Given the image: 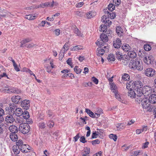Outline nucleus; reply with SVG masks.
I'll return each mask as SVG.
<instances>
[{
  "instance_id": "c85d7f7f",
  "label": "nucleus",
  "mask_w": 156,
  "mask_h": 156,
  "mask_svg": "<svg viewBox=\"0 0 156 156\" xmlns=\"http://www.w3.org/2000/svg\"><path fill=\"white\" fill-rule=\"evenodd\" d=\"M128 55L130 58H134L136 56V53L133 51H130L128 53Z\"/></svg>"
},
{
  "instance_id": "bb28decb",
  "label": "nucleus",
  "mask_w": 156,
  "mask_h": 156,
  "mask_svg": "<svg viewBox=\"0 0 156 156\" xmlns=\"http://www.w3.org/2000/svg\"><path fill=\"white\" fill-rule=\"evenodd\" d=\"M137 63V65H136V67L134 69H137L140 71L142 70L143 69V66L142 62L139 60L138 62Z\"/></svg>"
},
{
  "instance_id": "09e8293b",
  "label": "nucleus",
  "mask_w": 156,
  "mask_h": 156,
  "mask_svg": "<svg viewBox=\"0 0 156 156\" xmlns=\"http://www.w3.org/2000/svg\"><path fill=\"white\" fill-rule=\"evenodd\" d=\"M122 79L125 80H127L129 78V76L127 74H125L122 76Z\"/></svg>"
},
{
  "instance_id": "a878e982",
  "label": "nucleus",
  "mask_w": 156,
  "mask_h": 156,
  "mask_svg": "<svg viewBox=\"0 0 156 156\" xmlns=\"http://www.w3.org/2000/svg\"><path fill=\"white\" fill-rule=\"evenodd\" d=\"M12 151L16 154H17L20 153V148L19 147L16 145H14L12 147Z\"/></svg>"
},
{
  "instance_id": "3c124183",
  "label": "nucleus",
  "mask_w": 156,
  "mask_h": 156,
  "mask_svg": "<svg viewBox=\"0 0 156 156\" xmlns=\"http://www.w3.org/2000/svg\"><path fill=\"white\" fill-rule=\"evenodd\" d=\"M107 16H106L104 15L102 16L101 21L103 23H105L107 22Z\"/></svg>"
},
{
  "instance_id": "338daca9",
  "label": "nucleus",
  "mask_w": 156,
  "mask_h": 156,
  "mask_svg": "<svg viewBox=\"0 0 156 156\" xmlns=\"http://www.w3.org/2000/svg\"><path fill=\"white\" fill-rule=\"evenodd\" d=\"M97 133L98 134V135H101L103 133V130L101 129H97Z\"/></svg>"
},
{
  "instance_id": "39448f33",
  "label": "nucleus",
  "mask_w": 156,
  "mask_h": 156,
  "mask_svg": "<svg viewBox=\"0 0 156 156\" xmlns=\"http://www.w3.org/2000/svg\"><path fill=\"white\" fill-rule=\"evenodd\" d=\"M150 103L148 100H147L146 98H144L141 104L144 108H148L147 111L150 112L152 111V108L150 106Z\"/></svg>"
},
{
  "instance_id": "bf43d9fd",
  "label": "nucleus",
  "mask_w": 156,
  "mask_h": 156,
  "mask_svg": "<svg viewBox=\"0 0 156 156\" xmlns=\"http://www.w3.org/2000/svg\"><path fill=\"white\" fill-rule=\"evenodd\" d=\"M80 141L81 142L83 143H85L87 142V141L86 140L84 136H82L80 137Z\"/></svg>"
},
{
  "instance_id": "20e7f679",
  "label": "nucleus",
  "mask_w": 156,
  "mask_h": 156,
  "mask_svg": "<svg viewBox=\"0 0 156 156\" xmlns=\"http://www.w3.org/2000/svg\"><path fill=\"white\" fill-rule=\"evenodd\" d=\"M69 48V44L68 42H66L62 48L59 54L60 57L62 58L63 57L64 54L67 51Z\"/></svg>"
},
{
  "instance_id": "603ef678",
  "label": "nucleus",
  "mask_w": 156,
  "mask_h": 156,
  "mask_svg": "<svg viewBox=\"0 0 156 156\" xmlns=\"http://www.w3.org/2000/svg\"><path fill=\"white\" fill-rule=\"evenodd\" d=\"M39 126L41 129H43L46 127V125L43 122H41L39 124Z\"/></svg>"
},
{
  "instance_id": "4468645a",
  "label": "nucleus",
  "mask_w": 156,
  "mask_h": 156,
  "mask_svg": "<svg viewBox=\"0 0 156 156\" xmlns=\"http://www.w3.org/2000/svg\"><path fill=\"white\" fill-rule=\"evenodd\" d=\"M30 147L28 146L26 144H23L21 145L20 150H21L22 152L26 153L29 151L30 149L29 148Z\"/></svg>"
},
{
  "instance_id": "69168bd1",
  "label": "nucleus",
  "mask_w": 156,
  "mask_h": 156,
  "mask_svg": "<svg viewBox=\"0 0 156 156\" xmlns=\"http://www.w3.org/2000/svg\"><path fill=\"white\" fill-rule=\"evenodd\" d=\"M60 30L58 29H56L55 30V35L58 36L60 34Z\"/></svg>"
},
{
  "instance_id": "aec40b11",
  "label": "nucleus",
  "mask_w": 156,
  "mask_h": 156,
  "mask_svg": "<svg viewBox=\"0 0 156 156\" xmlns=\"http://www.w3.org/2000/svg\"><path fill=\"white\" fill-rule=\"evenodd\" d=\"M16 133H11L9 135L10 138L13 141H17L18 138L17 134Z\"/></svg>"
},
{
  "instance_id": "cd10ccee",
  "label": "nucleus",
  "mask_w": 156,
  "mask_h": 156,
  "mask_svg": "<svg viewBox=\"0 0 156 156\" xmlns=\"http://www.w3.org/2000/svg\"><path fill=\"white\" fill-rule=\"evenodd\" d=\"M73 31L74 33L76 34L77 36L81 37H83V34L81 33V32L77 27H76L74 28L73 29Z\"/></svg>"
},
{
  "instance_id": "ddd939ff",
  "label": "nucleus",
  "mask_w": 156,
  "mask_h": 156,
  "mask_svg": "<svg viewBox=\"0 0 156 156\" xmlns=\"http://www.w3.org/2000/svg\"><path fill=\"white\" fill-rule=\"evenodd\" d=\"M113 46L115 48H119L122 45V42L121 40L119 38H116V40L113 41Z\"/></svg>"
},
{
  "instance_id": "6e6d98bb",
  "label": "nucleus",
  "mask_w": 156,
  "mask_h": 156,
  "mask_svg": "<svg viewBox=\"0 0 156 156\" xmlns=\"http://www.w3.org/2000/svg\"><path fill=\"white\" fill-rule=\"evenodd\" d=\"M47 61H49V63L51 65V67L52 68H53L55 67L54 66L53 64V61H50V59H46L44 60V61L46 62Z\"/></svg>"
},
{
  "instance_id": "052dcab7",
  "label": "nucleus",
  "mask_w": 156,
  "mask_h": 156,
  "mask_svg": "<svg viewBox=\"0 0 156 156\" xmlns=\"http://www.w3.org/2000/svg\"><path fill=\"white\" fill-rule=\"evenodd\" d=\"M98 136V134L97 133V132L95 131V132L92 133L91 138L93 139L96 138H97Z\"/></svg>"
},
{
  "instance_id": "0eeeda50",
  "label": "nucleus",
  "mask_w": 156,
  "mask_h": 156,
  "mask_svg": "<svg viewBox=\"0 0 156 156\" xmlns=\"http://www.w3.org/2000/svg\"><path fill=\"white\" fill-rule=\"evenodd\" d=\"M137 94L136 95V101L138 103L142 102L144 98H145L144 96L140 91H138L137 90Z\"/></svg>"
},
{
  "instance_id": "864d4df0",
  "label": "nucleus",
  "mask_w": 156,
  "mask_h": 156,
  "mask_svg": "<svg viewBox=\"0 0 156 156\" xmlns=\"http://www.w3.org/2000/svg\"><path fill=\"white\" fill-rule=\"evenodd\" d=\"M67 64L69 65L72 68L73 67V63L72 62V60L70 59H68L66 61Z\"/></svg>"
},
{
  "instance_id": "b1692460",
  "label": "nucleus",
  "mask_w": 156,
  "mask_h": 156,
  "mask_svg": "<svg viewBox=\"0 0 156 156\" xmlns=\"http://www.w3.org/2000/svg\"><path fill=\"white\" fill-rule=\"evenodd\" d=\"M116 126L117 130H121L125 128V124L123 123H119L116 124Z\"/></svg>"
},
{
  "instance_id": "49530a36",
  "label": "nucleus",
  "mask_w": 156,
  "mask_h": 156,
  "mask_svg": "<svg viewBox=\"0 0 156 156\" xmlns=\"http://www.w3.org/2000/svg\"><path fill=\"white\" fill-rule=\"evenodd\" d=\"M116 57L118 58H123L122 54L120 51H117L116 53Z\"/></svg>"
},
{
  "instance_id": "dca6fc26",
  "label": "nucleus",
  "mask_w": 156,
  "mask_h": 156,
  "mask_svg": "<svg viewBox=\"0 0 156 156\" xmlns=\"http://www.w3.org/2000/svg\"><path fill=\"white\" fill-rule=\"evenodd\" d=\"M23 112L22 109L21 108H16L14 111V113H12V115H14V114H15L17 116H20L23 114Z\"/></svg>"
},
{
  "instance_id": "6ab92c4d",
  "label": "nucleus",
  "mask_w": 156,
  "mask_h": 156,
  "mask_svg": "<svg viewBox=\"0 0 156 156\" xmlns=\"http://www.w3.org/2000/svg\"><path fill=\"white\" fill-rule=\"evenodd\" d=\"M12 100V102L16 104L18 103L21 100H22L21 97L18 95L13 96Z\"/></svg>"
},
{
  "instance_id": "a18cd8bd",
  "label": "nucleus",
  "mask_w": 156,
  "mask_h": 156,
  "mask_svg": "<svg viewBox=\"0 0 156 156\" xmlns=\"http://www.w3.org/2000/svg\"><path fill=\"white\" fill-rule=\"evenodd\" d=\"M74 71L77 74H80L82 71V70L80 68H78L77 66H76L74 69Z\"/></svg>"
},
{
  "instance_id": "774afa93",
  "label": "nucleus",
  "mask_w": 156,
  "mask_h": 156,
  "mask_svg": "<svg viewBox=\"0 0 156 156\" xmlns=\"http://www.w3.org/2000/svg\"><path fill=\"white\" fill-rule=\"evenodd\" d=\"M113 2H115V4L117 5H119L120 4L121 2L120 0H113Z\"/></svg>"
},
{
  "instance_id": "c9c22d12",
  "label": "nucleus",
  "mask_w": 156,
  "mask_h": 156,
  "mask_svg": "<svg viewBox=\"0 0 156 156\" xmlns=\"http://www.w3.org/2000/svg\"><path fill=\"white\" fill-rule=\"evenodd\" d=\"M81 46L80 45H76L73 46V47H71L70 48V50L71 51H77L79 50L82 49Z\"/></svg>"
},
{
  "instance_id": "4be33fe9",
  "label": "nucleus",
  "mask_w": 156,
  "mask_h": 156,
  "mask_svg": "<svg viewBox=\"0 0 156 156\" xmlns=\"http://www.w3.org/2000/svg\"><path fill=\"white\" fill-rule=\"evenodd\" d=\"M128 95L131 98H136V94L133 90H130L128 92Z\"/></svg>"
},
{
  "instance_id": "f03ea898",
  "label": "nucleus",
  "mask_w": 156,
  "mask_h": 156,
  "mask_svg": "<svg viewBox=\"0 0 156 156\" xmlns=\"http://www.w3.org/2000/svg\"><path fill=\"white\" fill-rule=\"evenodd\" d=\"M144 97L151 95L152 94V90L151 88L148 86L143 87L141 91H140Z\"/></svg>"
},
{
  "instance_id": "ea45409f",
  "label": "nucleus",
  "mask_w": 156,
  "mask_h": 156,
  "mask_svg": "<svg viewBox=\"0 0 156 156\" xmlns=\"http://www.w3.org/2000/svg\"><path fill=\"white\" fill-rule=\"evenodd\" d=\"M153 59H144V61L145 63L147 65L152 64L153 63Z\"/></svg>"
},
{
  "instance_id": "2eb2a0df",
  "label": "nucleus",
  "mask_w": 156,
  "mask_h": 156,
  "mask_svg": "<svg viewBox=\"0 0 156 156\" xmlns=\"http://www.w3.org/2000/svg\"><path fill=\"white\" fill-rule=\"evenodd\" d=\"M148 100L150 103H156V94H151Z\"/></svg>"
},
{
  "instance_id": "2f4dec72",
  "label": "nucleus",
  "mask_w": 156,
  "mask_h": 156,
  "mask_svg": "<svg viewBox=\"0 0 156 156\" xmlns=\"http://www.w3.org/2000/svg\"><path fill=\"white\" fill-rule=\"evenodd\" d=\"M122 48L123 51L127 52L130 50V47L129 44H125L122 45Z\"/></svg>"
},
{
  "instance_id": "6e6552de",
  "label": "nucleus",
  "mask_w": 156,
  "mask_h": 156,
  "mask_svg": "<svg viewBox=\"0 0 156 156\" xmlns=\"http://www.w3.org/2000/svg\"><path fill=\"white\" fill-rule=\"evenodd\" d=\"M5 91L9 93L19 94L21 92V91L16 88L13 87L11 88L5 89Z\"/></svg>"
},
{
  "instance_id": "72a5a7b5",
  "label": "nucleus",
  "mask_w": 156,
  "mask_h": 156,
  "mask_svg": "<svg viewBox=\"0 0 156 156\" xmlns=\"http://www.w3.org/2000/svg\"><path fill=\"white\" fill-rule=\"evenodd\" d=\"M23 118L24 119H27L30 117V115L29 112L27 111H25L23 112Z\"/></svg>"
},
{
  "instance_id": "f704fd0d",
  "label": "nucleus",
  "mask_w": 156,
  "mask_h": 156,
  "mask_svg": "<svg viewBox=\"0 0 156 156\" xmlns=\"http://www.w3.org/2000/svg\"><path fill=\"white\" fill-rule=\"evenodd\" d=\"M12 61L13 63V65L15 70L17 72L20 71V69L19 67V66H17V64L15 61L13 59L12 60Z\"/></svg>"
},
{
  "instance_id": "37998d69",
  "label": "nucleus",
  "mask_w": 156,
  "mask_h": 156,
  "mask_svg": "<svg viewBox=\"0 0 156 156\" xmlns=\"http://www.w3.org/2000/svg\"><path fill=\"white\" fill-rule=\"evenodd\" d=\"M109 137L111 139H113L115 141H116L117 140V136L115 134H111L109 135Z\"/></svg>"
},
{
  "instance_id": "4d7b16f0",
  "label": "nucleus",
  "mask_w": 156,
  "mask_h": 156,
  "mask_svg": "<svg viewBox=\"0 0 156 156\" xmlns=\"http://www.w3.org/2000/svg\"><path fill=\"white\" fill-rule=\"evenodd\" d=\"M37 45L36 44H34L33 43L26 45V46L27 48H30L34 47H36Z\"/></svg>"
},
{
  "instance_id": "680f3d73",
  "label": "nucleus",
  "mask_w": 156,
  "mask_h": 156,
  "mask_svg": "<svg viewBox=\"0 0 156 156\" xmlns=\"http://www.w3.org/2000/svg\"><path fill=\"white\" fill-rule=\"evenodd\" d=\"M92 80L93 82H94L95 84H97L98 83V80L96 78L94 77H92Z\"/></svg>"
},
{
  "instance_id": "8fccbe9b",
  "label": "nucleus",
  "mask_w": 156,
  "mask_h": 156,
  "mask_svg": "<svg viewBox=\"0 0 156 156\" xmlns=\"http://www.w3.org/2000/svg\"><path fill=\"white\" fill-rule=\"evenodd\" d=\"M84 154L88 155V154L90 153V148H88L87 147L85 148L84 151Z\"/></svg>"
},
{
  "instance_id": "9b49d317",
  "label": "nucleus",
  "mask_w": 156,
  "mask_h": 156,
  "mask_svg": "<svg viewBox=\"0 0 156 156\" xmlns=\"http://www.w3.org/2000/svg\"><path fill=\"white\" fill-rule=\"evenodd\" d=\"M21 105L23 109L27 110L30 107V102L29 101L26 100H23L22 102Z\"/></svg>"
},
{
  "instance_id": "c03bdc74",
  "label": "nucleus",
  "mask_w": 156,
  "mask_h": 156,
  "mask_svg": "<svg viewBox=\"0 0 156 156\" xmlns=\"http://www.w3.org/2000/svg\"><path fill=\"white\" fill-rule=\"evenodd\" d=\"M144 48L145 51H149L150 50L151 48V46L148 44H146L144 45Z\"/></svg>"
},
{
  "instance_id": "de8ad7c7",
  "label": "nucleus",
  "mask_w": 156,
  "mask_h": 156,
  "mask_svg": "<svg viewBox=\"0 0 156 156\" xmlns=\"http://www.w3.org/2000/svg\"><path fill=\"white\" fill-rule=\"evenodd\" d=\"M120 60L121 62L124 65H126L129 62L128 59H120Z\"/></svg>"
},
{
  "instance_id": "4c0bfd02",
  "label": "nucleus",
  "mask_w": 156,
  "mask_h": 156,
  "mask_svg": "<svg viewBox=\"0 0 156 156\" xmlns=\"http://www.w3.org/2000/svg\"><path fill=\"white\" fill-rule=\"evenodd\" d=\"M122 29L120 27H117L116 28V31L118 35L120 36H122V34L123 33Z\"/></svg>"
},
{
  "instance_id": "f257e3e1",
  "label": "nucleus",
  "mask_w": 156,
  "mask_h": 156,
  "mask_svg": "<svg viewBox=\"0 0 156 156\" xmlns=\"http://www.w3.org/2000/svg\"><path fill=\"white\" fill-rule=\"evenodd\" d=\"M30 126L26 123L20 125L19 127V130L23 134L28 133L30 131Z\"/></svg>"
},
{
  "instance_id": "79ce46f5",
  "label": "nucleus",
  "mask_w": 156,
  "mask_h": 156,
  "mask_svg": "<svg viewBox=\"0 0 156 156\" xmlns=\"http://www.w3.org/2000/svg\"><path fill=\"white\" fill-rule=\"evenodd\" d=\"M31 41H32V39H31L27 38L22 40L21 41L20 43L22 44H23L29 42Z\"/></svg>"
},
{
  "instance_id": "9d476101",
  "label": "nucleus",
  "mask_w": 156,
  "mask_h": 156,
  "mask_svg": "<svg viewBox=\"0 0 156 156\" xmlns=\"http://www.w3.org/2000/svg\"><path fill=\"white\" fill-rule=\"evenodd\" d=\"M140 59H131L129 63V66L130 68L135 69L137 65V62H138Z\"/></svg>"
},
{
  "instance_id": "c756f323",
  "label": "nucleus",
  "mask_w": 156,
  "mask_h": 156,
  "mask_svg": "<svg viewBox=\"0 0 156 156\" xmlns=\"http://www.w3.org/2000/svg\"><path fill=\"white\" fill-rule=\"evenodd\" d=\"M118 92L117 91V92H115L114 93L115 94V98L117 99L119 101L121 102L122 103H125V101L123 100H122L119 95V94L118 93Z\"/></svg>"
},
{
  "instance_id": "e2e57ef3",
  "label": "nucleus",
  "mask_w": 156,
  "mask_h": 156,
  "mask_svg": "<svg viewBox=\"0 0 156 156\" xmlns=\"http://www.w3.org/2000/svg\"><path fill=\"white\" fill-rule=\"evenodd\" d=\"M23 142L22 140H19L18 142H16V145L17 147L21 146V145H23Z\"/></svg>"
},
{
  "instance_id": "a211bd4d",
  "label": "nucleus",
  "mask_w": 156,
  "mask_h": 156,
  "mask_svg": "<svg viewBox=\"0 0 156 156\" xmlns=\"http://www.w3.org/2000/svg\"><path fill=\"white\" fill-rule=\"evenodd\" d=\"M9 129L12 133H16L18 131L17 127L15 125H12L10 126L9 128Z\"/></svg>"
},
{
  "instance_id": "13d9d810",
  "label": "nucleus",
  "mask_w": 156,
  "mask_h": 156,
  "mask_svg": "<svg viewBox=\"0 0 156 156\" xmlns=\"http://www.w3.org/2000/svg\"><path fill=\"white\" fill-rule=\"evenodd\" d=\"M100 143V141L98 139H96L92 141V144L94 145L96 144H99Z\"/></svg>"
},
{
  "instance_id": "5fc2aeb1",
  "label": "nucleus",
  "mask_w": 156,
  "mask_h": 156,
  "mask_svg": "<svg viewBox=\"0 0 156 156\" xmlns=\"http://www.w3.org/2000/svg\"><path fill=\"white\" fill-rule=\"evenodd\" d=\"M54 124V122L52 121H50L47 124L48 126L50 128L53 127Z\"/></svg>"
},
{
  "instance_id": "412c9836",
  "label": "nucleus",
  "mask_w": 156,
  "mask_h": 156,
  "mask_svg": "<svg viewBox=\"0 0 156 156\" xmlns=\"http://www.w3.org/2000/svg\"><path fill=\"white\" fill-rule=\"evenodd\" d=\"M107 10V9H106L105 12V14L107 13L108 14V17H110L111 19H114L116 17V15L115 13H112V12H110Z\"/></svg>"
},
{
  "instance_id": "5701e85b",
  "label": "nucleus",
  "mask_w": 156,
  "mask_h": 156,
  "mask_svg": "<svg viewBox=\"0 0 156 156\" xmlns=\"http://www.w3.org/2000/svg\"><path fill=\"white\" fill-rule=\"evenodd\" d=\"M15 121L16 123H18L20 125L24 124L23 122H25L24 119L20 116H18V117L16 118V120H15Z\"/></svg>"
},
{
  "instance_id": "473e14b6",
  "label": "nucleus",
  "mask_w": 156,
  "mask_h": 156,
  "mask_svg": "<svg viewBox=\"0 0 156 156\" xmlns=\"http://www.w3.org/2000/svg\"><path fill=\"white\" fill-rule=\"evenodd\" d=\"M95 15V12L92 11H90L86 14V16L88 19H91Z\"/></svg>"
},
{
  "instance_id": "1a4fd4ad",
  "label": "nucleus",
  "mask_w": 156,
  "mask_h": 156,
  "mask_svg": "<svg viewBox=\"0 0 156 156\" xmlns=\"http://www.w3.org/2000/svg\"><path fill=\"white\" fill-rule=\"evenodd\" d=\"M13 115L12 114H9L5 118V121L8 123H12L15 121V119L13 117Z\"/></svg>"
},
{
  "instance_id": "a19ab883",
  "label": "nucleus",
  "mask_w": 156,
  "mask_h": 156,
  "mask_svg": "<svg viewBox=\"0 0 156 156\" xmlns=\"http://www.w3.org/2000/svg\"><path fill=\"white\" fill-rule=\"evenodd\" d=\"M115 6L112 4H110L108 6V9L110 12L112 11L115 9Z\"/></svg>"
},
{
  "instance_id": "393cba45",
  "label": "nucleus",
  "mask_w": 156,
  "mask_h": 156,
  "mask_svg": "<svg viewBox=\"0 0 156 156\" xmlns=\"http://www.w3.org/2000/svg\"><path fill=\"white\" fill-rule=\"evenodd\" d=\"M110 88L111 90L112 91V92L114 93L116 92H117L118 91L117 87L115 84L114 83H110Z\"/></svg>"
},
{
  "instance_id": "7ed1b4c3",
  "label": "nucleus",
  "mask_w": 156,
  "mask_h": 156,
  "mask_svg": "<svg viewBox=\"0 0 156 156\" xmlns=\"http://www.w3.org/2000/svg\"><path fill=\"white\" fill-rule=\"evenodd\" d=\"M100 40L96 44L100 46H103V44L105 42H106L108 41V37L107 36L104 34H102L100 36Z\"/></svg>"
},
{
  "instance_id": "0e129e2a",
  "label": "nucleus",
  "mask_w": 156,
  "mask_h": 156,
  "mask_svg": "<svg viewBox=\"0 0 156 156\" xmlns=\"http://www.w3.org/2000/svg\"><path fill=\"white\" fill-rule=\"evenodd\" d=\"M96 112L97 113H99L100 115L103 113V111L101 108H98Z\"/></svg>"
},
{
  "instance_id": "f8f14e48",
  "label": "nucleus",
  "mask_w": 156,
  "mask_h": 156,
  "mask_svg": "<svg viewBox=\"0 0 156 156\" xmlns=\"http://www.w3.org/2000/svg\"><path fill=\"white\" fill-rule=\"evenodd\" d=\"M134 90L140 91V88H141L143 86L142 83L139 81H136L134 82Z\"/></svg>"
},
{
  "instance_id": "423d86ee",
  "label": "nucleus",
  "mask_w": 156,
  "mask_h": 156,
  "mask_svg": "<svg viewBox=\"0 0 156 156\" xmlns=\"http://www.w3.org/2000/svg\"><path fill=\"white\" fill-rule=\"evenodd\" d=\"M145 74L148 77H152L155 75V71L151 68H147L145 70Z\"/></svg>"
},
{
  "instance_id": "58836bf2",
  "label": "nucleus",
  "mask_w": 156,
  "mask_h": 156,
  "mask_svg": "<svg viewBox=\"0 0 156 156\" xmlns=\"http://www.w3.org/2000/svg\"><path fill=\"white\" fill-rule=\"evenodd\" d=\"M36 16L34 15H29L26 16L25 18L29 20H33L34 19Z\"/></svg>"
},
{
  "instance_id": "7c9ffc66",
  "label": "nucleus",
  "mask_w": 156,
  "mask_h": 156,
  "mask_svg": "<svg viewBox=\"0 0 156 156\" xmlns=\"http://www.w3.org/2000/svg\"><path fill=\"white\" fill-rule=\"evenodd\" d=\"M97 55L99 56L100 55L101 56L105 53V50L101 48H97Z\"/></svg>"
},
{
  "instance_id": "f3484780",
  "label": "nucleus",
  "mask_w": 156,
  "mask_h": 156,
  "mask_svg": "<svg viewBox=\"0 0 156 156\" xmlns=\"http://www.w3.org/2000/svg\"><path fill=\"white\" fill-rule=\"evenodd\" d=\"M134 82L133 81H130L127 82L126 83V88L129 90H134Z\"/></svg>"
},
{
  "instance_id": "e433bc0d",
  "label": "nucleus",
  "mask_w": 156,
  "mask_h": 156,
  "mask_svg": "<svg viewBox=\"0 0 156 156\" xmlns=\"http://www.w3.org/2000/svg\"><path fill=\"white\" fill-rule=\"evenodd\" d=\"M100 31L103 32H105L107 31V26L105 24L101 25L100 27Z\"/></svg>"
}]
</instances>
